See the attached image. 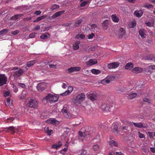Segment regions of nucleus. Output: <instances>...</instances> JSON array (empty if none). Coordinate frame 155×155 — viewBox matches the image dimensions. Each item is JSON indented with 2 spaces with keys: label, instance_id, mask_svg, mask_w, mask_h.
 <instances>
[{
  "label": "nucleus",
  "instance_id": "nucleus-1",
  "mask_svg": "<svg viewBox=\"0 0 155 155\" xmlns=\"http://www.w3.org/2000/svg\"><path fill=\"white\" fill-rule=\"evenodd\" d=\"M73 90V88L71 86H69L68 88V90L65 91L64 92L60 94H56L53 93L48 94L45 97H59V96H66L69 94Z\"/></svg>",
  "mask_w": 155,
  "mask_h": 155
},
{
  "label": "nucleus",
  "instance_id": "nucleus-2",
  "mask_svg": "<svg viewBox=\"0 0 155 155\" xmlns=\"http://www.w3.org/2000/svg\"><path fill=\"white\" fill-rule=\"evenodd\" d=\"M87 134L89 136L91 135L90 134L86 131L83 132L80 131L78 132V138L80 140L83 141L84 138L87 136Z\"/></svg>",
  "mask_w": 155,
  "mask_h": 155
},
{
  "label": "nucleus",
  "instance_id": "nucleus-3",
  "mask_svg": "<svg viewBox=\"0 0 155 155\" xmlns=\"http://www.w3.org/2000/svg\"><path fill=\"white\" fill-rule=\"evenodd\" d=\"M115 78V77L114 76H109L106 78L102 80L101 83L103 84H106L110 83V81H114Z\"/></svg>",
  "mask_w": 155,
  "mask_h": 155
},
{
  "label": "nucleus",
  "instance_id": "nucleus-4",
  "mask_svg": "<svg viewBox=\"0 0 155 155\" xmlns=\"http://www.w3.org/2000/svg\"><path fill=\"white\" fill-rule=\"evenodd\" d=\"M84 100V97H74L72 99V101L77 105L79 106L81 103Z\"/></svg>",
  "mask_w": 155,
  "mask_h": 155
},
{
  "label": "nucleus",
  "instance_id": "nucleus-5",
  "mask_svg": "<svg viewBox=\"0 0 155 155\" xmlns=\"http://www.w3.org/2000/svg\"><path fill=\"white\" fill-rule=\"evenodd\" d=\"M29 106L31 107H35L37 106L38 102L34 99L30 98L28 99Z\"/></svg>",
  "mask_w": 155,
  "mask_h": 155
},
{
  "label": "nucleus",
  "instance_id": "nucleus-6",
  "mask_svg": "<svg viewBox=\"0 0 155 155\" xmlns=\"http://www.w3.org/2000/svg\"><path fill=\"white\" fill-rule=\"evenodd\" d=\"M46 86L45 83L43 82L39 83L37 85V89L39 91H43L45 89Z\"/></svg>",
  "mask_w": 155,
  "mask_h": 155
},
{
  "label": "nucleus",
  "instance_id": "nucleus-7",
  "mask_svg": "<svg viewBox=\"0 0 155 155\" xmlns=\"http://www.w3.org/2000/svg\"><path fill=\"white\" fill-rule=\"evenodd\" d=\"M101 108L102 110L106 112H110L111 110V107L108 104H102Z\"/></svg>",
  "mask_w": 155,
  "mask_h": 155
},
{
  "label": "nucleus",
  "instance_id": "nucleus-8",
  "mask_svg": "<svg viewBox=\"0 0 155 155\" xmlns=\"http://www.w3.org/2000/svg\"><path fill=\"white\" fill-rule=\"evenodd\" d=\"M7 78L4 74H0V86L6 83Z\"/></svg>",
  "mask_w": 155,
  "mask_h": 155
},
{
  "label": "nucleus",
  "instance_id": "nucleus-9",
  "mask_svg": "<svg viewBox=\"0 0 155 155\" xmlns=\"http://www.w3.org/2000/svg\"><path fill=\"white\" fill-rule=\"evenodd\" d=\"M119 65V64L117 62H114L112 63L108 64L107 65V67L110 69L115 68H117Z\"/></svg>",
  "mask_w": 155,
  "mask_h": 155
},
{
  "label": "nucleus",
  "instance_id": "nucleus-10",
  "mask_svg": "<svg viewBox=\"0 0 155 155\" xmlns=\"http://www.w3.org/2000/svg\"><path fill=\"white\" fill-rule=\"evenodd\" d=\"M133 124H134V126L137 127L138 128H147L148 125L147 124H143L141 122L140 123H134V122H132Z\"/></svg>",
  "mask_w": 155,
  "mask_h": 155
},
{
  "label": "nucleus",
  "instance_id": "nucleus-11",
  "mask_svg": "<svg viewBox=\"0 0 155 155\" xmlns=\"http://www.w3.org/2000/svg\"><path fill=\"white\" fill-rule=\"evenodd\" d=\"M146 31L143 28H141L139 30V34L142 39L145 38L146 36Z\"/></svg>",
  "mask_w": 155,
  "mask_h": 155
},
{
  "label": "nucleus",
  "instance_id": "nucleus-12",
  "mask_svg": "<svg viewBox=\"0 0 155 155\" xmlns=\"http://www.w3.org/2000/svg\"><path fill=\"white\" fill-rule=\"evenodd\" d=\"M24 71L23 69H20L18 71H16L14 73L13 76L15 78H17L24 73Z\"/></svg>",
  "mask_w": 155,
  "mask_h": 155
},
{
  "label": "nucleus",
  "instance_id": "nucleus-13",
  "mask_svg": "<svg viewBox=\"0 0 155 155\" xmlns=\"http://www.w3.org/2000/svg\"><path fill=\"white\" fill-rule=\"evenodd\" d=\"M143 94H142V93L140 94L139 93H138V94H137L134 92H133L132 91L128 92V93L127 94L130 97H136L137 96H143Z\"/></svg>",
  "mask_w": 155,
  "mask_h": 155
},
{
  "label": "nucleus",
  "instance_id": "nucleus-14",
  "mask_svg": "<svg viewBox=\"0 0 155 155\" xmlns=\"http://www.w3.org/2000/svg\"><path fill=\"white\" fill-rule=\"evenodd\" d=\"M128 127L127 125L123 126H122L121 129V132L124 134H128L129 133V132L128 130Z\"/></svg>",
  "mask_w": 155,
  "mask_h": 155
},
{
  "label": "nucleus",
  "instance_id": "nucleus-15",
  "mask_svg": "<svg viewBox=\"0 0 155 155\" xmlns=\"http://www.w3.org/2000/svg\"><path fill=\"white\" fill-rule=\"evenodd\" d=\"M126 33L125 29L122 28H120L118 32V35L119 38H121L123 35L125 34Z\"/></svg>",
  "mask_w": 155,
  "mask_h": 155
},
{
  "label": "nucleus",
  "instance_id": "nucleus-16",
  "mask_svg": "<svg viewBox=\"0 0 155 155\" xmlns=\"http://www.w3.org/2000/svg\"><path fill=\"white\" fill-rule=\"evenodd\" d=\"M97 63V59H91L86 62V64L87 66H90L91 65L95 64Z\"/></svg>",
  "mask_w": 155,
  "mask_h": 155
},
{
  "label": "nucleus",
  "instance_id": "nucleus-17",
  "mask_svg": "<svg viewBox=\"0 0 155 155\" xmlns=\"http://www.w3.org/2000/svg\"><path fill=\"white\" fill-rule=\"evenodd\" d=\"M46 122L48 124H52L54 125H57L59 124V122L56 120L55 119H49L47 120Z\"/></svg>",
  "mask_w": 155,
  "mask_h": 155
},
{
  "label": "nucleus",
  "instance_id": "nucleus-18",
  "mask_svg": "<svg viewBox=\"0 0 155 155\" xmlns=\"http://www.w3.org/2000/svg\"><path fill=\"white\" fill-rule=\"evenodd\" d=\"M59 97H45L44 99L47 101H49L51 103H52L56 102Z\"/></svg>",
  "mask_w": 155,
  "mask_h": 155
},
{
  "label": "nucleus",
  "instance_id": "nucleus-19",
  "mask_svg": "<svg viewBox=\"0 0 155 155\" xmlns=\"http://www.w3.org/2000/svg\"><path fill=\"white\" fill-rule=\"evenodd\" d=\"M143 69L140 67H137L134 68L132 70V72L135 74H138L142 72Z\"/></svg>",
  "mask_w": 155,
  "mask_h": 155
},
{
  "label": "nucleus",
  "instance_id": "nucleus-20",
  "mask_svg": "<svg viewBox=\"0 0 155 155\" xmlns=\"http://www.w3.org/2000/svg\"><path fill=\"white\" fill-rule=\"evenodd\" d=\"M113 126L112 128V131L115 134H118L119 131L118 130V125L115 123H114L112 124Z\"/></svg>",
  "mask_w": 155,
  "mask_h": 155
},
{
  "label": "nucleus",
  "instance_id": "nucleus-21",
  "mask_svg": "<svg viewBox=\"0 0 155 155\" xmlns=\"http://www.w3.org/2000/svg\"><path fill=\"white\" fill-rule=\"evenodd\" d=\"M134 14L136 17L140 18L143 15V12L142 10H136L134 12Z\"/></svg>",
  "mask_w": 155,
  "mask_h": 155
},
{
  "label": "nucleus",
  "instance_id": "nucleus-22",
  "mask_svg": "<svg viewBox=\"0 0 155 155\" xmlns=\"http://www.w3.org/2000/svg\"><path fill=\"white\" fill-rule=\"evenodd\" d=\"M37 61L35 60L28 61L27 63L26 66L28 67H31L36 63Z\"/></svg>",
  "mask_w": 155,
  "mask_h": 155
},
{
  "label": "nucleus",
  "instance_id": "nucleus-23",
  "mask_svg": "<svg viewBox=\"0 0 155 155\" xmlns=\"http://www.w3.org/2000/svg\"><path fill=\"white\" fill-rule=\"evenodd\" d=\"M65 12V11H61L58 12L56 13H55L52 16V17L53 18H55L58 17H59L61 15L63 14Z\"/></svg>",
  "mask_w": 155,
  "mask_h": 155
},
{
  "label": "nucleus",
  "instance_id": "nucleus-24",
  "mask_svg": "<svg viewBox=\"0 0 155 155\" xmlns=\"http://www.w3.org/2000/svg\"><path fill=\"white\" fill-rule=\"evenodd\" d=\"M133 64L132 63L129 62L126 64L125 68L126 69L130 70L133 68Z\"/></svg>",
  "mask_w": 155,
  "mask_h": 155
},
{
  "label": "nucleus",
  "instance_id": "nucleus-25",
  "mask_svg": "<svg viewBox=\"0 0 155 155\" xmlns=\"http://www.w3.org/2000/svg\"><path fill=\"white\" fill-rule=\"evenodd\" d=\"M84 21V20L83 18H81L80 19L77 20L74 24V26L75 27H77L79 26L80 24Z\"/></svg>",
  "mask_w": 155,
  "mask_h": 155
},
{
  "label": "nucleus",
  "instance_id": "nucleus-26",
  "mask_svg": "<svg viewBox=\"0 0 155 155\" xmlns=\"http://www.w3.org/2000/svg\"><path fill=\"white\" fill-rule=\"evenodd\" d=\"M108 23L109 21L108 20H106L104 21L103 22L102 25L104 30H106L107 29Z\"/></svg>",
  "mask_w": 155,
  "mask_h": 155
},
{
  "label": "nucleus",
  "instance_id": "nucleus-27",
  "mask_svg": "<svg viewBox=\"0 0 155 155\" xmlns=\"http://www.w3.org/2000/svg\"><path fill=\"white\" fill-rule=\"evenodd\" d=\"M111 17L113 21L116 23L118 22L119 20V18L116 15H112Z\"/></svg>",
  "mask_w": 155,
  "mask_h": 155
},
{
  "label": "nucleus",
  "instance_id": "nucleus-28",
  "mask_svg": "<svg viewBox=\"0 0 155 155\" xmlns=\"http://www.w3.org/2000/svg\"><path fill=\"white\" fill-rule=\"evenodd\" d=\"M62 143L61 142H59L57 143L52 145L51 147L52 148H55L57 149L62 146Z\"/></svg>",
  "mask_w": 155,
  "mask_h": 155
},
{
  "label": "nucleus",
  "instance_id": "nucleus-29",
  "mask_svg": "<svg viewBox=\"0 0 155 155\" xmlns=\"http://www.w3.org/2000/svg\"><path fill=\"white\" fill-rule=\"evenodd\" d=\"M80 43V41H76L74 44L73 45V48L74 50H77L79 48V45Z\"/></svg>",
  "mask_w": 155,
  "mask_h": 155
},
{
  "label": "nucleus",
  "instance_id": "nucleus-30",
  "mask_svg": "<svg viewBox=\"0 0 155 155\" xmlns=\"http://www.w3.org/2000/svg\"><path fill=\"white\" fill-rule=\"evenodd\" d=\"M75 38H77L78 39H84L85 38V35H84L83 34H80V33H79L76 36Z\"/></svg>",
  "mask_w": 155,
  "mask_h": 155
},
{
  "label": "nucleus",
  "instance_id": "nucleus-31",
  "mask_svg": "<svg viewBox=\"0 0 155 155\" xmlns=\"http://www.w3.org/2000/svg\"><path fill=\"white\" fill-rule=\"evenodd\" d=\"M49 36V34L48 33H47L41 35L40 36V38L41 39H45L48 38Z\"/></svg>",
  "mask_w": 155,
  "mask_h": 155
},
{
  "label": "nucleus",
  "instance_id": "nucleus-32",
  "mask_svg": "<svg viewBox=\"0 0 155 155\" xmlns=\"http://www.w3.org/2000/svg\"><path fill=\"white\" fill-rule=\"evenodd\" d=\"M23 14H17L13 16L11 18V19L12 20H16L18 19V18L21 17L23 16Z\"/></svg>",
  "mask_w": 155,
  "mask_h": 155
},
{
  "label": "nucleus",
  "instance_id": "nucleus-33",
  "mask_svg": "<svg viewBox=\"0 0 155 155\" xmlns=\"http://www.w3.org/2000/svg\"><path fill=\"white\" fill-rule=\"evenodd\" d=\"M12 100H11L9 97H8L6 100V101L5 102V104L7 106L11 105H12Z\"/></svg>",
  "mask_w": 155,
  "mask_h": 155
},
{
  "label": "nucleus",
  "instance_id": "nucleus-34",
  "mask_svg": "<svg viewBox=\"0 0 155 155\" xmlns=\"http://www.w3.org/2000/svg\"><path fill=\"white\" fill-rule=\"evenodd\" d=\"M145 42L147 45H151L153 43L152 40L151 38H147L146 39Z\"/></svg>",
  "mask_w": 155,
  "mask_h": 155
},
{
  "label": "nucleus",
  "instance_id": "nucleus-35",
  "mask_svg": "<svg viewBox=\"0 0 155 155\" xmlns=\"http://www.w3.org/2000/svg\"><path fill=\"white\" fill-rule=\"evenodd\" d=\"M91 72L92 73L95 74H98L101 72L100 70L95 69H92L91 70Z\"/></svg>",
  "mask_w": 155,
  "mask_h": 155
},
{
  "label": "nucleus",
  "instance_id": "nucleus-36",
  "mask_svg": "<svg viewBox=\"0 0 155 155\" xmlns=\"http://www.w3.org/2000/svg\"><path fill=\"white\" fill-rule=\"evenodd\" d=\"M109 144L111 146L117 147L118 146L117 143L113 140H111L109 142Z\"/></svg>",
  "mask_w": 155,
  "mask_h": 155
},
{
  "label": "nucleus",
  "instance_id": "nucleus-37",
  "mask_svg": "<svg viewBox=\"0 0 155 155\" xmlns=\"http://www.w3.org/2000/svg\"><path fill=\"white\" fill-rule=\"evenodd\" d=\"M98 94L96 92H93L89 94L87 97H97Z\"/></svg>",
  "mask_w": 155,
  "mask_h": 155
},
{
  "label": "nucleus",
  "instance_id": "nucleus-38",
  "mask_svg": "<svg viewBox=\"0 0 155 155\" xmlns=\"http://www.w3.org/2000/svg\"><path fill=\"white\" fill-rule=\"evenodd\" d=\"M59 7L60 6L59 5L56 4H54L50 8V9L51 11H52L57 8H59Z\"/></svg>",
  "mask_w": 155,
  "mask_h": 155
},
{
  "label": "nucleus",
  "instance_id": "nucleus-39",
  "mask_svg": "<svg viewBox=\"0 0 155 155\" xmlns=\"http://www.w3.org/2000/svg\"><path fill=\"white\" fill-rule=\"evenodd\" d=\"M143 7L147 9L153 8H154V6L151 4L147 3L146 5H144Z\"/></svg>",
  "mask_w": 155,
  "mask_h": 155
},
{
  "label": "nucleus",
  "instance_id": "nucleus-40",
  "mask_svg": "<svg viewBox=\"0 0 155 155\" xmlns=\"http://www.w3.org/2000/svg\"><path fill=\"white\" fill-rule=\"evenodd\" d=\"M148 135L150 138H152L155 137V132H148Z\"/></svg>",
  "mask_w": 155,
  "mask_h": 155
},
{
  "label": "nucleus",
  "instance_id": "nucleus-41",
  "mask_svg": "<svg viewBox=\"0 0 155 155\" xmlns=\"http://www.w3.org/2000/svg\"><path fill=\"white\" fill-rule=\"evenodd\" d=\"M93 149L95 151H97L99 150V146L97 144H95L93 145Z\"/></svg>",
  "mask_w": 155,
  "mask_h": 155
},
{
  "label": "nucleus",
  "instance_id": "nucleus-42",
  "mask_svg": "<svg viewBox=\"0 0 155 155\" xmlns=\"http://www.w3.org/2000/svg\"><path fill=\"white\" fill-rule=\"evenodd\" d=\"M8 30L6 29H3L0 31V35L5 34L8 32Z\"/></svg>",
  "mask_w": 155,
  "mask_h": 155
},
{
  "label": "nucleus",
  "instance_id": "nucleus-43",
  "mask_svg": "<svg viewBox=\"0 0 155 155\" xmlns=\"http://www.w3.org/2000/svg\"><path fill=\"white\" fill-rule=\"evenodd\" d=\"M62 112L64 115L67 113L68 112L67 108L66 107H64L62 110Z\"/></svg>",
  "mask_w": 155,
  "mask_h": 155
},
{
  "label": "nucleus",
  "instance_id": "nucleus-44",
  "mask_svg": "<svg viewBox=\"0 0 155 155\" xmlns=\"http://www.w3.org/2000/svg\"><path fill=\"white\" fill-rule=\"evenodd\" d=\"M89 2L88 1H84L82 2L80 5V6L81 7H83L85 6L86 4H87Z\"/></svg>",
  "mask_w": 155,
  "mask_h": 155
},
{
  "label": "nucleus",
  "instance_id": "nucleus-45",
  "mask_svg": "<svg viewBox=\"0 0 155 155\" xmlns=\"http://www.w3.org/2000/svg\"><path fill=\"white\" fill-rule=\"evenodd\" d=\"M97 45H95L91 47L90 48V50L92 51H95L97 49Z\"/></svg>",
  "mask_w": 155,
  "mask_h": 155
},
{
  "label": "nucleus",
  "instance_id": "nucleus-46",
  "mask_svg": "<svg viewBox=\"0 0 155 155\" xmlns=\"http://www.w3.org/2000/svg\"><path fill=\"white\" fill-rule=\"evenodd\" d=\"M10 95V93L9 91H6L4 93V97L9 96Z\"/></svg>",
  "mask_w": 155,
  "mask_h": 155
},
{
  "label": "nucleus",
  "instance_id": "nucleus-47",
  "mask_svg": "<svg viewBox=\"0 0 155 155\" xmlns=\"http://www.w3.org/2000/svg\"><path fill=\"white\" fill-rule=\"evenodd\" d=\"M74 72H77L80 71L81 68L79 67H73Z\"/></svg>",
  "mask_w": 155,
  "mask_h": 155
},
{
  "label": "nucleus",
  "instance_id": "nucleus-48",
  "mask_svg": "<svg viewBox=\"0 0 155 155\" xmlns=\"http://www.w3.org/2000/svg\"><path fill=\"white\" fill-rule=\"evenodd\" d=\"M64 116L67 118H70L71 117V114L68 112L64 115Z\"/></svg>",
  "mask_w": 155,
  "mask_h": 155
},
{
  "label": "nucleus",
  "instance_id": "nucleus-49",
  "mask_svg": "<svg viewBox=\"0 0 155 155\" xmlns=\"http://www.w3.org/2000/svg\"><path fill=\"white\" fill-rule=\"evenodd\" d=\"M9 129H10V130L11 131V134H14L15 133V128L13 126H10L9 127Z\"/></svg>",
  "mask_w": 155,
  "mask_h": 155
},
{
  "label": "nucleus",
  "instance_id": "nucleus-50",
  "mask_svg": "<svg viewBox=\"0 0 155 155\" xmlns=\"http://www.w3.org/2000/svg\"><path fill=\"white\" fill-rule=\"evenodd\" d=\"M138 136L140 138H145V136L143 134L141 133L140 132H138Z\"/></svg>",
  "mask_w": 155,
  "mask_h": 155
},
{
  "label": "nucleus",
  "instance_id": "nucleus-51",
  "mask_svg": "<svg viewBox=\"0 0 155 155\" xmlns=\"http://www.w3.org/2000/svg\"><path fill=\"white\" fill-rule=\"evenodd\" d=\"M95 36L94 34L92 33H91V34L88 35L87 36V37L88 39H91L92 38Z\"/></svg>",
  "mask_w": 155,
  "mask_h": 155
},
{
  "label": "nucleus",
  "instance_id": "nucleus-52",
  "mask_svg": "<svg viewBox=\"0 0 155 155\" xmlns=\"http://www.w3.org/2000/svg\"><path fill=\"white\" fill-rule=\"evenodd\" d=\"M69 73H71L74 72L73 67H71L68 69L67 70Z\"/></svg>",
  "mask_w": 155,
  "mask_h": 155
},
{
  "label": "nucleus",
  "instance_id": "nucleus-53",
  "mask_svg": "<svg viewBox=\"0 0 155 155\" xmlns=\"http://www.w3.org/2000/svg\"><path fill=\"white\" fill-rule=\"evenodd\" d=\"M87 152L85 150H82L81 153V154L78 155H86Z\"/></svg>",
  "mask_w": 155,
  "mask_h": 155
},
{
  "label": "nucleus",
  "instance_id": "nucleus-54",
  "mask_svg": "<svg viewBox=\"0 0 155 155\" xmlns=\"http://www.w3.org/2000/svg\"><path fill=\"white\" fill-rule=\"evenodd\" d=\"M36 34V33H32L30 34L29 35V37L30 38H32L35 37V35Z\"/></svg>",
  "mask_w": 155,
  "mask_h": 155
},
{
  "label": "nucleus",
  "instance_id": "nucleus-55",
  "mask_svg": "<svg viewBox=\"0 0 155 155\" xmlns=\"http://www.w3.org/2000/svg\"><path fill=\"white\" fill-rule=\"evenodd\" d=\"M151 69L152 71L155 69V65H150L148 66V68Z\"/></svg>",
  "mask_w": 155,
  "mask_h": 155
},
{
  "label": "nucleus",
  "instance_id": "nucleus-56",
  "mask_svg": "<svg viewBox=\"0 0 155 155\" xmlns=\"http://www.w3.org/2000/svg\"><path fill=\"white\" fill-rule=\"evenodd\" d=\"M143 101L144 102H147L149 103H150V100L148 98H147V97H144L143 98Z\"/></svg>",
  "mask_w": 155,
  "mask_h": 155
},
{
  "label": "nucleus",
  "instance_id": "nucleus-57",
  "mask_svg": "<svg viewBox=\"0 0 155 155\" xmlns=\"http://www.w3.org/2000/svg\"><path fill=\"white\" fill-rule=\"evenodd\" d=\"M57 65V64H51L49 65V67L51 68L54 69L56 68V66Z\"/></svg>",
  "mask_w": 155,
  "mask_h": 155
},
{
  "label": "nucleus",
  "instance_id": "nucleus-58",
  "mask_svg": "<svg viewBox=\"0 0 155 155\" xmlns=\"http://www.w3.org/2000/svg\"><path fill=\"white\" fill-rule=\"evenodd\" d=\"M40 26L39 25H37L35 26L34 28V30H38L40 29Z\"/></svg>",
  "mask_w": 155,
  "mask_h": 155
},
{
  "label": "nucleus",
  "instance_id": "nucleus-59",
  "mask_svg": "<svg viewBox=\"0 0 155 155\" xmlns=\"http://www.w3.org/2000/svg\"><path fill=\"white\" fill-rule=\"evenodd\" d=\"M19 32V31L18 30H16L12 31V34L13 35H16Z\"/></svg>",
  "mask_w": 155,
  "mask_h": 155
},
{
  "label": "nucleus",
  "instance_id": "nucleus-60",
  "mask_svg": "<svg viewBox=\"0 0 155 155\" xmlns=\"http://www.w3.org/2000/svg\"><path fill=\"white\" fill-rule=\"evenodd\" d=\"M19 86L23 88H25L26 87V86L24 84L19 83Z\"/></svg>",
  "mask_w": 155,
  "mask_h": 155
},
{
  "label": "nucleus",
  "instance_id": "nucleus-61",
  "mask_svg": "<svg viewBox=\"0 0 155 155\" xmlns=\"http://www.w3.org/2000/svg\"><path fill=\"white\" fill-rule=\"evenodd\" d=\"M148 67H147L145 69V71L146 72H149L150 73H151L152 71L151 70V69H148Z\"/></svg>",
  "mask_w": 155,
  "mask_h": 155
},
{
  "label": "nucleus",
  "instance_id": "nucleus-62",
  "mask_svg": "<svg viewBox=\"0 0 155 155\" xmlns=\"http://www.w3.org/2000/svg\"><path fill=\"white\" fill-rule=\"evenodd\" d=\"M41 13V12L40 11H35L34 13V14L38 15H40Z\"/></svg>",
  "mask_w": 155,
  "mask_h": 155
},
{
  "label": "nucleus",
  "instance_id": "nucleus-63",
  "mask_svg": "<svg viewBox=\"0 0 155 155\" xmlns=\"http://www.w3.org/2000/svg\"><path fill=\"white\" fill-rule=\"evenodd\" d=\"M145 24L147 25V26H148L149 27H151L153 25L150 22H148L145 23Z\"/></svg>",
  "mask_w": 155,
  "mask_h": 155
},
{
  "label": "nucleus",
  "instance_id": "nucleus-64",
  "mask_svg": "<svg viewBox=\"0 0 155 155\" xmlns=\"http://www.w3.org/2000/svg\"><path fill=\"white\" fill-rule=\"evenodd\" d=\"M41 20L40 17H38L33 22H37L41 21Z\"/></svg>",
  "mask_w": 155,
  "mask_h": 155
}]
</instances>
